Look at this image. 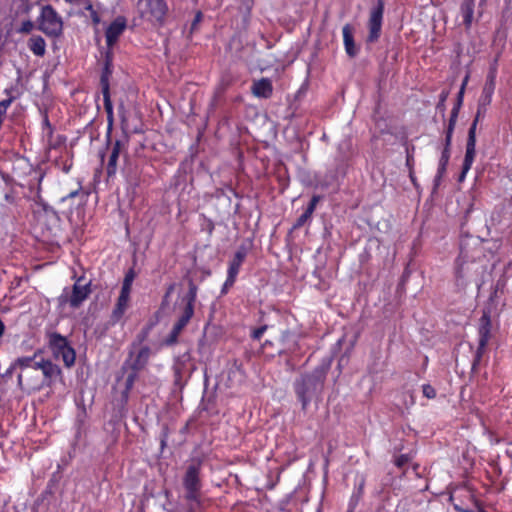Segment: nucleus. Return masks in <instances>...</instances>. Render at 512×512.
<instances>
[{"label": "nucleus", "mask_w": 512, "mask_h": 512, "mask_svg": "<svg viewBox=\"0 0 512 512\" xmlns=\"http://www.w3.org/2000/svg\"><path fill=\"white\" fill-rule=\"evenodd\" d=\"M329 368V363L323 362L295 380L294 391L301 402L302 410H306L312 399L322 394Z\"/></svg>", "instance_id": "obj_1"}, {"label": "nucleus", "mask_w": 512, "mask_h": 512, "mask_svg": "<svg viewBox=\"0 0 512 512\" xmlns=\"http://www.w3.org/2000/svg\"><path fill=\"white\" fill-rule=\"evenodd\" d=\"M202 460L193 458L186 466L182 477V485L184 488V500H192L199 503V494H201L202 480Z\"/></svg>", "instance_id": "obj_2"}, {"label": "nucleus", "mask_w": 512, "mask_h": 512, "mask_svg": "<svg viewBox=\"0 0 512 512\" xmlns=\"http://www.w3.org/2000/svg\"><path fill=\"white\" fill-rule=\"evenodd\" d=\"M48 347L55 359H61L67 368L75 364L76 352L68 339L58 332L47 334Z\"/></svg>", "instance_id": "obj_3"}, {"label": "nucleus", "mask_w": 512, "mask_h": 512, "mask_svg": "<svg viewBox=\"0 0 512 512\" xmlns=\"http://www.w3.org/2000/svg\"><path fill=\"white\" fill-rule=\"evenodd\" d=\"M37 28L49 37H59L63 32V20L51 5H44L37 18Z\"/></svg>", "instance_id": "obj_4"}, {"label": "nucleus", "mask_w": 512, "mask_h": 512, "mask_svg": "<svg viewBox=\"0 0 512 512\" xmlns=\"http://www.w3.org/2000/svg\"><path fill=\"white\" fill-rule=\"evenodd\" d=\"M144 4L141 14L148 21L163 25L169 7L166 0H140Z\"/></svg>", "instance_id": "obj_5"}, {"label": "nucleus", "mask_w": 512, "mask_h": 512, "mask_svg": "<svg viewBox=\"0 0 512 512\" xmlns=\"http://www.w3.org/2000/svg\"><path fill=\"white\" fill-rule=\"evenodd\" d=\"M491 317L489 311H483L482 316L479 319V327H478V347L475 352L473 367L478 365L482 359V356L485 352L486 346L491 337Z\"/></svg>", "instance_id": "obj_6"}, {"label": "nucleus", "mask_w": 512, "mask_h": 512, "mask_svg": "<svg viewBox=\"0 0 512 512\" xmlns=\"http://www.w3.org/2000/svg\"><path fill=\"white\" fill-rule=\"evenodd\" d=\"M80 279L73 285L71 295L69 296L64 292L58 297V302L61 306L69 303L72 308H78L90 295V283L80 285Z\"/></svg>", "instance_id": "obj_7"}, {"label": "nucleus", "mask_w": 512, "mask_h": 512, "mask_svg": "<svg viewBox=\"0 0 512 512\" xmlns=\"http://www.w3.org/2000/svg\"><path fill=\"white\" fill-rule=\"evenodd\" d=\"M384 6L385 4L383 0H377L376 5L370 11L368 22L369 34L367 36V41L370 43L376 42L380 37Z\"/></svg>", "instance_id": "obj_8"}, {"label": "nucleus", "mask_w": 512, "mask_h": 512, "mask_svg": "<svg viewBox=\"0 0 512 512\" xmlns=\"http://www.w3.org/2000/svg\"><path fill=\"white\" fill-rule=\"evenodd\" d=\"M476 155V124L472 123L469 131L466 143V152L462 165L461 173L458 177L459 182H463L466 178L467 173L472 167Z\"/></svg>", "instance_id": "obj_9"}, {"label": "nucleus", "mask_w": 512, "mask_h": 512, "mask_svg": "<svg viewBox=\"0 0 512 512\" xmlns=\"http://www.w3.org/2000/svg\"><path fill=\"white\" fill-rule=\"evenodd\" d=\"M129 136L124 133L119 139L112 143L110 155L106 165V173L109 178L114 177L118 169V160L122 152H126Z\"/></svg>", "instance_id": "obj_10"}, {"label": "nucleus", "mask_w": 512, "mask_h": 512, "mask_svg": "<svg viewBox=\"0 0 512 512\" xmlns=\"http://www.w3.org/2000/svg\"><path fill=\"white\" fill-rule=\"evenodd\" d=\"M151 356V349L149 346H142L138 350L130 346L128 358L125 362L133 371H141L148 364Z\"/></svg>", "instance_id": "obj_11"}, {"label": "nucleus", "mask_w": 512, "mask_h": 512, "mask_svg": "<svg viewBox=\"0 0 512 512\" xmlns=\"http://www.w3.org/2000/svg\"><path fill=\"white\" fill-rule=\"evenodd\" d=\"M495 87H496V79L492 78V76H486V81H485L484 87L482 89V93H481L479 101H478L477 113H476V116L472 123H475L477 125L481 115L486 112V107L492 101V96L494 94Z\"/></svg>", "instance_id": "obj_12"}, {"label": "nucleus", "mask_w": 512, "mask_h": 512, "mask_svg": "<svg viewBox=\"0 0 512 512\" xmlns=\"http://www.w3.org/2000/svg\"><path fill=\"white\" fill-rule=\"evenodd\" d=\"M196 297H197V286L193 282H190L189 290H188L186 296L184 297L185 307H184L181 315L179 316L178 320L175 322V324H177L178 326H180L183 329L186 327V325L189 323V321L193 317L194 303H195Z\"/></svg>", "instance_id": "obj_13"}, {"label": "nucleus", "mask_w": 512, "mask_h": 512, "mask_svg": "<svg viewBox=\"0 0 512 512\" xmlns=\"http://www.w3.org/2000/svg\"><path fill=\"white\" fill-rule=\"evenodd\" d=\"M450 501L455 510L459 512H471V504L474 501V496L467 488L455 489L450 495Z\"/></svg>", "instance_id": "obj_14"}, {"label": "nucleus", "mask_w": 512, "mask_h": 512, "mask_svg": "<svg viewBox=\"0 0 512 512\" xmlns=\"http://www.w3.org/2000/svg\"><path fill=\"white\" fill-rule=\"evenodd\" d=\"M127 27V19L124 16L116 17L106 28L105 38L106 44L109 48H112L120 35L125 31Z\"/></svg>", "instance_id": "obj_15"}, {"label": "nucleus", "mask_w": 512, "mask_h": 512, "mask_svg": "<svg viewBox=\"0 0 512 512\" xmlns=\"http://www.w3.org/2000/svg\"><path fill=\"white\" fill-rule=\"evenodd\" d=\"M44 380L42 386L51 387L58 379L62 377L61 368L53 363L51 360H47L46 365L43 367Z\"/></svg>", "instance_id": "obj_16"}, {"label": "nucleus", "mask_w": 512, "mask_h": 512, "mask_svg": "<svg viewBox=\"0 0 512 512\" xmlns=\"http://www.w3.org/2000/svg\"><path fill=\"white\" fill-rule=\"evenodd\" d=\"M113 73V64L110 53H107L105 56L101 77H100V86L102 95H110V77Z\"/></svg>", "instance_id": "obj_17"}, {"label": "nucleus", "mask_w": 512, "mask_h": 512, "mask_svg": "<svg viewBox=\"0 0 512 512\" xmlns=\"http://www.w3.org/2000/svg\"><path fill=\"white\" fill-rule=\"evenodd\" d=\"M251 92L257 98H270L273 93L271 80L269 78H261L260 80L254 81Z\"/></svg>", "instance_id": "obj_18"}, {"label": "nucleus", "mask_w": 512, "mask_h": 512, "mask_svg": "<svg viewBox=\"0 0 512 512\" xmlns=\"http://www.w3.org/2000/svg\"><path fill=\"white\" fill-rule=\"evenodd\" d=\"M246 249L240 247L234 254L233 258L229 262L227 269V276L234 277L237 279L242 263L246 258Z\"/></svg>", "instance_id": "obj_19"}, {"label": "nucleus", "mask_w": 512, "mask_h": 512, "mask_svg": "<svg viewBox=\"0 0 512 512\" xmlns=\"http://www.w3.org/2000/svg\"><path fill=\"white\" fill-rule=\"evenodd\" d=\"M343 33V41H344V47L345 51L348 56L355 57L358 53V49L356 48L354 37L352 33V28L349 24L344 25L342 29Z\"/></svg>", "instance_id": "obj_20"}, {"label": "nucleus", "mask_w": 512, "mask_h": 512, "mask_svg": "<svg viewBox=\"0 0 512 512\" xmlns=\"http://www.w3.org/2000/svg\"><path fill=\"white\" fill-rule=\"evenodd\" d=\"M190 361V354L184 353L178 356L173 364V371L175 376V381L178 382L182 380L183 376L187 372L186 364Z\"/></svg>", "instance_id": "obj_21"}, {"label": "nucleus", "mask_w": 512, "mask_h": 512, "mask_svg": "<svg viewBox=\"0 0 512 512\" xmlns=\"http://www.w3.org/2000/svg\"><path fill=\"white\" fill-rule=\"evenodd\" d=\"M29 50L38 57H43L46 53V42L45 39L40 35H33L28 40Z\"/></svg>", "instance_id": "obj_22"}, {"label": "nucleus", "mask_w": 512, "mask_h": 512, "mask_svg": "<svg viewBox=\"0 0 512 512\" xmlns=\"http://www.w3.org/2000/svg\"><path fill=\"white\" fill-rule=\"evenodd\" d=\"M474 0H464L461 4L460 11L463 19V24L466 29H469L473 22L474 15Z\"/></svg>", "instance_id": "obj_23"}, {"label": "nucleus", "mask_w": 512, "mask_h": 512, "mask_svg": "<svg viewBox=\"0 0 512 512\" xmlns=\"http://www.w3.org/2000/svg\"><path fill=\"white\" fill-rule=\"evenodd\" d=\"M104 109L107 115V138L110 141V134L114 123L113 104L110 95H103Z\"/></svg>", "instance_id": "obj_24"}, {"label": "nucleus", "mask_w": 512, "mask_h": 512, "mask_svg": "<svg viewBox=\"0 0 512 512\" xmlns=\"http://www.w3.org/2000/svg\"><path fill=\"white\" fill-rule=\"evenodd\" d=\"M128 303H129V300H127L125 298L118 297L116 305L111 314L112 324H116L122 319V317L125 314V311L128 307Z\"/></svg>", "instance_id": "obj_25"}, {"label": "nucleus", "mask_w": 512, "mask_h": 512, "mask_svg": "<svg viewBox=\"0 0 512 512\" xmlns=\"http://www.w3.org/2000/svg\"><path fill=\"white\" fill-rule=\"evenodd\" d=\"M42 136L50 149H56L66 141V137L62 135H58L56 139H54V128L45 130V133H42Z\"/></svg>", "instance_id": "obj_26"}, {"label": "nucleus", "mask_w": 512, "mask_h": 512, "mask_svg": "<svg viewBox=\"0 0 512 512\" xmlns=\"http://www.w3.org/2000/svg\"><path fill=\"white\" fill-rule=\"evenodd\" d=\"M239 11L243 14V22L248 23L255 0H239Z\"/></svg>", "instance_id": "obj_27"}, {"label": "nucleus", "mask_w": 512, "mask_h": 512, "mask_svg": "<svg viewBox=\"0 0 512 512\" xmlns=\"http://www.w3.org/2000/svg\"><path fill=\"white\" fill-rule=\"evenodd\" d=\"M36 203L38 206H40L42 208V210L45 212V214L53 216L56 220L60 219L57 211L52 206H50L48 203H46L41 198V196L39 194L37 195Z\"/></svg>", "instance_id": "obj_28"}, {"label": "nucleus", "mask_w": 512, "mask_h": 512, "mask_svg": "<svg viewBox=\"0 0 512 512\" xmlns=\"http://www.w3.org/2000/svg\"><path fill=\"white\" fill-rule=\"evenodd\" d=\"M33 356L19 357L13 364V367H18L22 371L28 368H32Z\"/></svg>", "instance_id": "obj_29"}, {"label": "nucleus", "mask_w": 512, "mask_h": 512, "mask_svg": "<svg viewBox=\"0 0 512 512\" xmlns=\"http://www.w3.org/2000/svg\"><path fill=\"white\" fill-rule=\"evenodd\" d=\"M150 329L151 327L150 326H146L145 328H143L141 330V332L136 336V339L131 343V347L132 348H139V346L141 345L142 342H144L149 333H150Z\"/></svg>", "instance_id": "obj_30"}, {"label": "nucleus", "mask_w": 512, "mask_h": 512, "mask_svg": "<svg viewBox=\"0 0 512 512\" xmlns=\"http://www.w3.org/2000/svg\"><path fill=\"white\" fill-rule=\"evenodd\" d=\"M457 119H453L449 117L448 125L445 131V140L444 142H447V146H451L452 143V136L453 132L456 126Z\"/></svg>", "instance_id": "obj_31"}, {"label": "nucleus", "mask_w": 512, "mask_h": 512, "mask_svg": "<svg viewBox=\"0 0 512 512\" xmlns=\"http://www.w3.org/2000/svg\"><path fill=\"white\" fill-rule=\"evenodd\" d=\"M187 503L186 510L187 512H202L204 502L201 497V494H199V503L194 502L192 500H185Z\"/></svg>", "instance_id": "obj_32"}, {"label": "nucleus", "mask_w": 512, "mask_h": 512, "mask_svg": "<svg viewBox=\"0 0 512 512\" xmlns=\"http://www.w3.org/2000/svg\"><path fill=\"white\" fill-rule=\"evenodd\" d=\"M84 9L89 12L92 22L95 25H98L100 23L101 19H100L98 12L94 9L92 3L89 1L86 2Z\"/></svg>", "instance_id": "obj_33"}, {"label": "nucleus", "mask_w": 512, "mask_h": 512, "mask_svg": "<svg viewBox=\"0 0 512 512\" xmlns=\"http://www.w3.org/2000/svg\"><path fill=\"white\" fill-rule=\"evenodd\" d=\"M450 148L451 146H447V142H444V148L441 152V156L438 163L439 166H448L450 159Z\"/></svg>", "instance_id": "obj_34"}, {"label": "nucleus", "mask_w": 512, "mask_h": 512, "mask_svg": "<svg viewBox=\"0 0 512 512\" xmlns=\"http://www.w3.org/2000/svg\"><path fill=\"white\" fill-rule=\"evenodd\" d=\"M321 200V196L320 195H313L307 208L305 209L304 212H306L307 214H309L310 216H312L313 212L315 211L316 209V206L317 204L319 203V201Z\"/></svg>", "instance_id": "obj_35"}, {"label": "nucleus", "mask_w": 512, "mask_h": 512, "mask_svg": "<svg viewBox=\"0 0 512 512\" xmlns=\"http://www.w3.org/2000/svg\"><path fill=\"white\" fill-rule=\"evenodd\" d=\"M34 23L31 20H25L21 23L20 27L17 29L18 33H30L34 29Z\"/></svg>", "instance_id": "obj_36"}, {"label": "nucleus", "mask_w": 512, "mask_h": 512, "mask_svg": "<svg viewBox=\"0 0 512 512\" xmlns=\"http://www.w3.org/2000/svg\"><path fill=\"white\" fill-rule=\"evenodd\" d=\"M423 395L428 399L436 397V390L430 384H424L422 386Z\"/></svg>", "instance_id": "obj_37"}, {"label": "nucleus", "mask_w": 512, "mask_h": 512, "mask_svg": "<svg viewBox=\"0 0 512 512\" xmlns=\"http://www.w3.org/2000/svg\"><path fill=\"white\" fill-rule=\"evenodd\" d=\"M235 282H236V278L227 276V278L221 288V295L227 294L229 289L234 285Z\"/></svg>", "instance_id": "obj_38"}, {"label": "nucleus", "mask_w": 512, "mask_h": 512, "mask_svg": "<svg viewBox=\"0 0 512 512\" xmlns=\"http://www.w3.org/2000/svg\"><path fill=\"white\" fill-rule=\"evenodd\" d=\"M38 353H35L33 355V361H32V368L34 370H41L43 371V367L46 365L47 360L41 358L39 361L37 359Z\"/></svg>", "instance_id": "obj_39"}, {"label": "nucleus", "mask_w": 512, "mask_h": 512, "mask_svg": "<svg viewBox=\"0 0 512 512\" xmlns=\"http://www.w3.org/2000/svg\"><path fill=\"white\" fill-rule=\"evenodd\" d=\"M138 372L139 371H133L131 373L128 374L127 378H126V392H128L134 385V382L138 376Z\"/></svg>", "instance_id": "obj_40"}, {"label": "nucleus", "mask_w": 512, "mask_h": 512, "mask_svg": "<svg viewBox=\"0 0 512 512\" xmlns=\"http://www.w3.org/2000/svg\"><path fill=\"white\" fill-rule=\"evenodd\" d=\"M446 169H447V166H439L438 165L437 173L434 177V186L435 187H437L440 184L442 177L444 176V174L446 172Z\"/></svg>", "instance_id": "obj_41"}, {"label": "nucleus", "mask_w": 512, "mask_h": 512, "mask_svg": "<svg viewBox=\"0 0 512 512\" xmlns=\"http://www.w3.org/2000/svg\"><path fill=\"white\" fill-rule=\"evenodd\" d=\"M310 218H311V216L309 214H307L306 212H303L298 217V219L296 220V222H295L293 227L295 229L302 227Z\"/></svg>", "instance_id": "obj_42"}, {"label": "nucleus", "mask_w": 512, "mask_h": 512, "mask_svg": "<svg viewBox=\"0 0 512 512\" xmlns=\"http://www.w3.org/2000/svg\"><path fill=\"white\" fill-rule=\"evenodd\" d=\"M179 335L170 331L169 335L163 341V344L166 346H172L177 343Z\"/></svg>", "instance_id": "obj_43"}, {"label": "nucleus", "mask_w": 512, "mask_h": 512, "mask_svg": "<svg viewBox=\"0 0 512 512\" xmlns=\"http://www.w3.org/2000/svg\"><path fill=\"white\" fill-rule=\"evenodd\" d=\"M266 330H267V325H263V326L256 328L252 332V335H251L252 339L260 340V338L262 337V335L265 333Z\"/></svg>", "instance_id": "obj_44"}, {"label": "nucleus", "mask_w": 512, "mask_h": 512, "mask_svg": "<svg viewBox=\"0 0 512 512\" xmlns=\"http://www.w3.org/2000/svg\"><path fill=\"white\" fill-rule=\"evenodd\" d=\"M498 73V58H495L493 63L490 65L487 76H492V78H497Z\"/></svg>", "instance_id": "obj_45"}, {"label": "nucleus", "mask_w": 512, "mask_h": 512, "mask_svg": "<svg viewBox=\"0 0 512 512\" xmlns=\"http://www.w3.org/2000/svg\"><path fill=\"white\" fill-rule=\"evenodd\" d=\"M134 278H135V273H134V270L133 269H130L126 274H125V277H124V280L122 282L123 285H127V286H132V283L134 281Z\"/></svg>", "instance_id": "obj_46"}, {"label": "nucleus", "mask_w": 512, "mask_h": 512, "mask_svg": "<svg viewBox=\"0 0 512 512\" xmlns=\"http://www.w3.org/2000/svg\"><path fill=\"white\" fill-rule=\"evenodd\" d=\"M448 97V92L447 91H442L441 94H440V99H439V102L436 106V108L442 112H444L445 110V101Z\"/></svg>", "instance_id": "obj_47"}, {"label": "nucleus", "mask_w": 512, "mask_h": 512, "mask_svg": "<svg viewBox=\"0 0 512 512\" xmlns=\"http://www.w3.org/2000/svg\"><path fill=\"white\" fill-rule=\"evenodd\" d=\"M52 128H53V126L51 125V123L49 121L48 114H47V112H44L43 120H42V133H45V130H49Z\"/></svg>", "instance_id": "obj_48"}, {"label": "nucleus", "mask_w": 512, "mask_h": 512, "mask_svg": "<svg viewBox=\"0 0 512 512\" xmlns=\"http://www.w3.org/2000/svg\"><path fill=\"white\" fill-rule=\"evenodd\" d=\"M130 292H131V286H127V285H123L122 284L119 297L125 298V299L129 300Z\"/></svg>", "instance_id": "obj_49"}, {"label": "nucleus", "mask_w": 512, "mask_h": 512, "mask_svg": "<svg viewBox=\"0 0 512 512\" xmlns=\"http://www.w3.org/2000/svg\"><path fill=\"white\" fill-rule=\"evenodd\" d=\"M130 292H131V286H127V285H123L122 284L119 297L125 298V299L129 300Z\"/></svg>", "instance_id": "obj_50"}, {"label": "nucleus", "mask_w": 512, "mask_h": 512, "mask_svg": "<svg viewBox=\"0 0 512 512\" xmlns=\"http://www.w3.org/2000/svg\"><path fill=\"white\" fill-rule=\"evenodd\" d=\"M81 194V188L79 189H76L74 191H71L69 194H67L66 196H63L61 199H60V202H65L69 199H73L77 196H79Z\"/></svg>", "instance_id": "obj_51"}, {"label": "nucleus", "mask_w": 512, "mask_h": 512, "mask_svg": "<svg viewBox=\"0 0 512 512\" xmlns=\"http://www.w3.org/2000/svg\"><path fill=\"white\" fill-rule=\"evenodd\" d=\"M351 141L349 139H345L343 141H341V143L339 144V151L340 152H346V151H349L351 149Z\"/></svg>", "instance_id": "obj_52"}, {"label": "nucleus", "mask_w": 512, "mask_h": 512, "mask_svg": "<svg viewBox=\"0 0 512 512\" xmlns=\"http://www.w3.org/2000/svg\"><path fill=\"white\" fill-rule=\"evenodd\" d=\"M409 460V457L405 454H402L400 456H398L395 460V464L396 466L398 467H403L404 465H406V463L408 462Z\"/></svg>", "instance_id": "obj_53"}, {"label": "nucleus", "mask_w": 512, "mask_h": 512, "mask_svg": "<svg viewBox=\"0 0 512 512\" xmlns=\"http://www.w3.org/2000/svg\"><path fill=\"white\" fill-rule=\"evenodd\" d=\"M4 198H5L6 202H8L10 204L16 203V196L12 192L6 193Z\"/></svg>", "instance_id": "obj_54"}, {"label": "nucleus", "mask_w": 512, "mask_h": 512, "mask_svg": "<svg viewBox=\"0 0 512 512\" xmlns=\"http://www.w3.org/2000/svg\"><path fill=\"white\" fill-rule=\"evenodd\" d=\"M459 110V105H455L451 110L450 118L458 119Z\"/></svg>", "instance_id": "obj_55"}, {"label": "nucleus", "mask_w": 512, "mask_h": 512, "mask_svg": "<svg viewBox=\"0 0 512 512\" xmlns=\"http://www.w3.org/2000/svg\"><path fill=\"white\" fill-rule=\"evenodd\" d=\"M183 328H181L180 326H178L177 324H174L173 325V328H172V332L173 333H176L177 335H180V333L182 332Z\"/></svg>", "instance_id": "obj_56"}, {"label": "nucleus", "mask_w": 512, "mask_h": 512, "mask_svg": "<svg viewBox=\"0 0 512 512\" xmlns=\"http://www.w3.org/2000/svg\"><path fill=\"white\" fill-rule=\"evenodd\" d=\"M202 18V14L201 12H198L196 15H195V18H194V21H193V25H196V23H198Z\"/></svg>", "instance_id": "obj_57"}, {"label": "nucleus", "mask_w": 512, "mask_h": 512, "mask_svg": "<svg viewBox=\"0 0 512 512\" xmlns=\"http://www.w3.org/2000/svg\"><path fill=\"white\" fill-rule=\"evenodd\" d=\"M207 230H208L209 234H212V232L214 230V224H213V222L211 220L208 221Z\"/></svg>", "instance_id": "obj_58"}, {"label": "nucleus", "mask_w": 512, "mask_h": 512, "mask_svg": "<svg viewBox=\"0 0 512 512\" xmlns=\"http://www.w3.org/2000/svg\"><path fill=\"white\" fill-rule=\"evenodd\" d=\"M412 162H413V157L408 155L407 156V160H406V164H407V166L410 167V169H412Z\"/></svg>", "instance_id": "obj_59"}, {"label": "nucleus", "mask_w": 512, "mask_h": 512, "mask_svg": "<svg viewBox=\"0 0 512 512\" xmlns=\"http://www.w3.org/2000/svg\"><path fill=\"white\" fill-rule=\"evenodd\" d=\"M464 90H465V87H461L460 88L459 93H458V98L459 99H463Z\"/></svg>", "instance_id": "obj_60"}, {"label": "nucleus", "mask_w": 512, "mask_h": 512, "mask_svg": "<svg viewBox=\"0 0 512 512\" xmlns=\"http://www.w3.org/2000/svg\"><path fill=\"white\" fill-rule=\"evenodd\" d=\"M468 79H469V75H466V77L464 78L463 82H462V85L461 87H466L467 83H468Z\"/></svg>", "instance_id": "obj_61"}, {"label": "nucleus", "mask_w": 512, "mask_h": 512, "mask_svg": "<svg viewBox=\"0 0 512 512\" xmlns=\"http://www.w3.org/2000/svg\"><path fill=\"white\" fill-rule=\"evenodd\" d=\"M363 486H364V481L362 480L359 484V488H358V493L360 494L362 492V489H363Z\"/></svg>", "instance_id": "obj_62"}, {"label": "nucleus", "mask_w": 512, "mask_h": 512, "mask_svg": "<svg viewBox=\"0 0 512 512\" xmlns=\"http://www.w3.org/2000/svg\"><path fill=\"white\" fill-rule=\"evenodd\" d=\"M410 178H411V181H412L413 183H415V180H416V179H415V177H414V175H413V171H412V169H410Z\"/></svg>", "instance_id": "obj_63"}, {"label": "nucleus", "mask_w": 512, "mask_h": 512, "mask_svg": "<svg viewBox=\"0 0 512 512\" xmlns=\"http://www.w3.org/2000/svg\"><path fill=\"white\" fill-rule=\"evenodd\" d=\"M18 383H19V385L22 384V374L18 375Z\"/></svg>", "instance_id": "obj_64"}]
</instances>
